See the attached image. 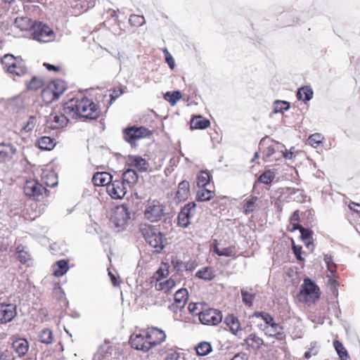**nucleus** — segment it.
Instances as JSON below:
<instances>
[{
    "label": "nucleus",
    "instance_id": "f03ea898",
    "mask_svg": "<svg viewBox=\"0 0 360 360\" xmlns=\"http://www.w3.org/2000/svg\"><path fill=\"white\" fill-rule=\"evenodd\" d=\"M321 295L318 285L309 278H305L297 294V300L307 305L314 304Z\"/></svg>",
    "mask_w": 360,
    "mask_h": 360
},
{
    "label": "nucleus",
    "instance_id": "a19ab883",
    "mask_svg": "<svg viewBox=\"0 0 360 360\" xmlns=\"http://www.w3.org/2000/svg\"><path fill=\"white\" fill-rule=\"evenodd\" d=\"M39 340L44 344H50L53 341V333L49 328L43 329L38 335Z\"/></svg>",
    "mask_w": 360,
    "mask_h": 360
},
{
    "label": "nucleus",
    "instance_id": "69168bd1",
    "mask_svg": "<svg viewBox=\"0 0 360 360\" xmlns=\"http://www.w3.org/2000/svg\"><path fill=\"white\" fill-rule=\"evenodd\" d=\"M221 256L231 257L233 255V251L231 248H224L221 250Z\"/></svg>",
    "mask_w": 360,
    "mask_h": 360
},
{
    "label": "nucleus",
    "instance_id": "37998d69",
    "mask_svg": "<svg viewBox=\"0 0 360 360\" xmlns=\"http://www.w3.org/2000/svg\"><path fill=\"white\" fill-rule=\"evenodd\" d=\"M195 275L198 278L205 281H210L215 276L212 269L208 267H205L202 269L198 270Z\"/></svg>",
    "mask_w": 360,
    "mask_h": 360
},
{
    "label": "nucleus",
    "instance_id": "f8f14e48",
    "mask_svg": "<svg viewBox=\"0 0 360 360\" xmlns=\"http://www.w3.org/2000/svg\"><path fill=\"white\" fill-rule=\"evenodd\" d=\"M107 192L113 199H122L127 193V188L122 181H112L108 185Z\"/></svg>",
    "mask_w": 360,
    "mask_h": 360
},
{
    "label": "nucleus",
    "instance_id": "393cba45",
    "mask_svg": "<svg viewBox=\"0 0 360 360\" xmlns=\"http://www.w3.org/2000/svg\"><path fill=\"white\" fill-rule=\"evenodd\" d=\"M130 165L134 167L139 171L145 172L147 170L148 163L147 161L140 156H131L129 157Z\"/></svg>",
    "mask_w": 360,
    "mask_h": 360
},
{
    "label": "nucleus",
    "instance_id": "412c9836",
    "mask_svg": "<svg viewBox=\"0 0 360 360\" xmlns=\"http://www.w3.org/2000/svg\"><path fill=\"white\" fill-rule=\"evenodd\" d=\"M112 348L109 343L105 342L100 346L97 352L94 354V360H105L110 358Z\"/></svg>",
    "mask_w": 360,
    "mask_h": 360
},
{
    "label": "nucleus",
    "instance_id": "6e6d98bb",
    "mask_svg": "<svg viewBox=\"0 0 360 360\" xmlns=\"http://www.w3.org/2000/svg\"><path fill=\"white\" fill-rule=\"evenodd\" d=\"M109 96L110 98V104L111 105L117 98H119L123 91L121 89H114L109 91Z\"/></svg>",
    "mask_w": 360,
    "mask_h": 360
},
{
    "label": "nucleus",
    "instance_id": "473e14b6",
    "mask_svg": "<svg viewBox=\"0 0 360 360\" xmlns=\"http://www.w3.org/2000/svg\"><path fill=\"white\" fill-rule=\"evenodd\" d=\"M20 59L14 57L11 54H6L1 58V65H3L4 70L7 72L10 70V68H14L15 64L18 63Z\"/></svg>",
    "mask_w": 360,
    "mask_h": 360
},
{
    "label": "nucleus",
    "instance_id": "0e129e2a",
    "mask_svg": "<svg viewBox=\"0 0 360 360\" xmlns=\"http://www.w3.org/2000/svg\"><path fill=\"white\" fill-rule=\"evenodd\" d=\"M165 60L168 64L169 67L173 70L175 67V61L172 56L168 52L167 49L165 50Z\"/></svg>",
    "mask_w": 360,
    "mask_h": 360
},
{
    "label": "nucleus",
    "instance_id": "49530a36",
    "mask_svg": "<svg viewBox=\"0 0 360 360\" xmlns=\"http://www.w3.org/2000/svg\"><path fill=\"white\" fill-rule=\"evenodd\" d=\"M275 178V174L271 170L262 173L258 178V181L264 184H269Z\"/></svg>",
    "mask_w": 360,
    "mask_h": 360
},
{
    "label": "nucleus",
    "instance_id": "4be33fe9",
    "mask_svg": "<svg viewBox=\"0 0 360 360\" xmlns=\"http://www.w3.org/2000/svg\"><path fill=\"white\" fill-rule=\"evenodd\" d=\"M15 255L17 259L22 264H27L30 265L32 262V257L29 252L26 250V248L22 245H18L16 248Z\"/></svg>",
    "mask_w": 360,
    "mask_h": 360
},
{
    "label": "nucleus",
    "instance_id": "de8ad7c7",
    "mask_svg": "<svg viewBox=\"0 0 360 360\" xmlns=\"http://www.w3.org/2000/svg\"><path fill=\"white\" fill-rule=\"evenodd\" d=\"M301 238L305 245L309 247V245L312 243V234L313 232L307 229L303 228L300 231Z\"/></svg>",
    "mask_w": 360,
    "mask_h": 360
},
{
    "label": "nucleus",
    "instance_id": "a878e982",
    "mask_svg": "<svg viewBox=\"0 0 360 360\" xmlns=\"http://www.w3.org/2000/svg\"><path fill=\"white\" fill-rule=\"evenodd\" d=\"M210 124L209 120L202 116H195L191 121V127L195 129H204L207 128Z\"/></svg>",
    "mask_w": 360,
    "mask_h": 360
},
{
    "label": "nucleus",
    "instance_id": "f257e3e1",
    "mask_svg": "<svg viewBox=\"0 0 360 360\" xmlns=\"http://www.w3.org/2000/svg\"><path fill=\"white\" fill-rule=\"evenodd\" d=\"M63 112L73 119L84 117L95 120L100 115V111L96 105L87 98L69 101L64 105Z\"/></svg>",
    "mask_w": 360,
    "mask_h": 360
},
{
    "label": "nucleus",
    "instance_id": "20e7f679",
    "mask_svg": "<svg viewBox=\"0 0 360 360\" xmlns=\"http://www.w3.org/2000/svg\"><path fill=\"white\" fill-rule=\"evenodd\" d=\"M32 38L41 43H49L54 41L56 34L47 25L38 22H35L32 29Z\"/></svg>",
    "mask_w": 360,
    "mask_h": 360
},
{
    "label": "nucleus",
    "instance_id": "aec40b11",
    "mask_svg": "<svg viewBox=\"0 0 360 360\" xmlns=\"http://www.w3.org/2000/svg\"><path fill=\"white\" fill-rule=\"evenodd\" d=\"M225 322L233 335L240 336V324L237 317L229 315L226 317Z\"/></svg>",
    "mask_w": 360,
    "mask_h": 360
},
{
    "label": "nucleus",
    "instance_id": "1a4fd4ad",
    "mask_svg": "<svg viewBox=\"0 0 360 360\" xmlns=\"http://www.w3.org/2000/svg\"><path fill=\"white\" fill-rule=\"evenodd\" d=\"M23 190L27 196L36 200H38L39 197L44 192L46 191V189L42 184L34 179L27 181L24 185Z\"/></svg>",
    "mask_w": 360,
    "mask_h": 360
},
{
    "label": "nucleus",
    "instance_id": "2eb2a0df",
    "mask_svg": "<svg viewBox=\"0 0 360 360\" xmlns=\"http://www.w3.org/2000/svg\"><path fill=\"white\" fill-rule=\"evenodd\" d=\"M16 315L15 304L1 303V323L11 321Z\"/></svg>",
    "mask_w": 360,
    "mask_h": 360
},
{
    "label": "nucleus",
    "instance_id": "e433bc0d",
    "mask_svg": "<svg viewBox=\"0 0 360 360\" xmlns=\"http://www.w3.org/2000/svg\"><path fill=\"white\" fill-rule=\"evenodd\" d=\"M214 195V192L211 190L206 187H201L197 193L196 199L198 201H207L212 198Z\"/></svg>",
    "mask_w": 360,
    "mask_h": 360
},
{
    "label": "nucleus",
    "instance_id": "774afa93",
    "mask_svg": "<svg viewBox=\"0 0 360 360\" xmlns=\"http://www.w3.org/2000/svg\"><path fill=\"white\" fill-rule=\"evenodd\" d=\"M231 360H248V356L245 353H239L236 354Z\"/></svg>",
    "mask_w": 360,
    "mask_h": 360
},
{
    "label": "nucleus",
    "instance_id": "dca6fc26",
    "mask_svg": "<svg viewBox=\"0 0 360 360\" xmlns=\"http://www.w3.org/2000/svg\"><path fill=\"white\" fill-rule=\"evenodd\" d=\"M11 347L19 357L23 356L29 349V343L26 339L17 338L12 340Z\"/></svg>",
    "mask_w": 360,
    "mask_h": 360
},
{
    "label": "nucleus",
    "instance_id": "ea45409f",
    "mask_svg": "<svg viewBox=\"0 0 360 360\" xmlns=\"http://www.w3.org/2000/svg\"><path fill=\"white\" fill-rule=\"evenodd\" d=\"M41 96L44 101L46 103L53 102L58 99V96L55 95L54 91H53L49 85H47L41 92Z\"/></svg>",
    "mask_w": 360,
    "mask_h": 360
},
{
    "label": "nucleus",
    "instance_id": "72a5a7b5",
    "mask_svg": "<svg viewBox=\"0 0 360 360\" xmlns=\"http://www.w3.org/2000/svg\"><path fill=\"white\" fill-rule=\"evenodd\" d=\"M10 70H8L7 73L18 77H22L27 73V68L24 66V64L21 60H18V63L15 64L14 68H10Z\"/></svg>",
    "mask_w": 360,
    "mask_h": 360
},
{
    "label": "nucleus",
    "instance_id": "39448f33",
    "mask_svg": "<svg viewBox=\"0 0 360 360\" xmlns=\"http://www.w3.org/2000/svg\"><path fill=\"white\" fill-rule=\"evenodd\" d=\"M152 131L144 127L131 126L123 130L124 140L131 145L135 144L139 139L150 137Z\"/></svg>",
    "mask_w": 360,
    "mask_h": 360
},
{
    "label": "nucleus",
    "instance_id": "9b49d317",
    "mask_svg": "<svg viewBox=\"0 0 360 360\" xmlns=\"http://www.w3.org/2000/svg\"><path fill=\"white\" fill-rule=\"evenodd\" d=\"M129 342L131 346L137 350L147 352L150 349L148 338L146 335V330H142L139 334L131 335Z\"/></svg>",
    "mask_w": 360,
    "mask_h": 360
},
{
    "label": "nucleus",
    "instance_id": "09e8293b",
    "mask_svg": "<svg viewBox=\"0 0 360 360\" xmlns=\"http://www.w3.org/2000/svg\"><path fill=\"white\" fill-rule=\"evenodd\" d=\"M181 98V93L178 91L172 93L167 92L165 95V98L172 105H174Z\"/></svg>",
    "mask_w": 360,
    "mask_h": 360
},
{
    "label": "nucleus",
    "instance_id": "5701e85b",
    "mask_svg": "<svg viewBox=\"0 0 360 360\" xmlns=\"http://www.w3.org/2000/svg\"><path fill=\"white\" fill-rule=\"evenodd\" d=\"M176 282L174 279L169 278L167 281H156L155 288L159 291H163L165 293L169 292L175 286Z\"/></svg>",
    "mask_w": 360,
    "mask_h": 360
},
{
    "label": "nucleus",
    "instance_id": "13d9d810",
    "mask_svg": "<svg viewBox=\"0 0 360 360\" xmlns=\"http://www.w3.org/2000/svg\"><path fill=\"white\" fill-rule=\"evenodd\" d=\"M324 261L327 265L328 271L331 274H333L335 271V264L333 262L332 257L330 255H325Z\"/></svg>",
    "mask_w": 360,
    "mask_h": 360
},
{
    "label": "nucleus",
    "instance_id": "c756f323",
    "mask_svg": "<svg viewBox=\"0 0 360 360\" xmlns=\"http://www.w3.org/2000/svg\"><path fill=\"white\" fill-rule=\"evenodd\" d=\"M48 85L53 91H54L55 95H57L58 97H60V96L62 95L66 89V84L62 79L54 80L50 82Z\"/></svg>",
    "mask_w": 360,
    "mask_h": 360
},
{
    "label": "nucleus",
    "instance_id": "ddd939ff",
    "mask_svg": "<svg viewBox=\"0 0 360 360\" xmlns=\"http://www.w3.org/2000/svg\"><path fill=\"white\" fill-rule=\"evenodd\" d=\"M68 117L69 116L65 112L64 114L51 113L46 120V126L52 129L63 128L68 123Z\"/></svg>",
    "mask_w": 360,
    "mask_h": 360
},
{
    "label": "nucleus",
    "instance_id": "58836bf2",
    "mask_svg": "<svg viewBox=\"0 0 360 360\" xmlns=\"http://www.w3.org/2000/svg\"><path fill=\"white\" fill-rule=\"evenodd\" d=\"M212 347L210 343L207 342H200L196 347H195V351L196 354L198 356H206L208 354H210L212 352Z\"/></svg>",
    "mask_w": 360,
    "mask_h": 360
},
{
    "label": "nucleus",
    "instance_id": "bf43d9fd",
    "mask_svg": "<svg viewBox=\"0 0 360 360\" xmlns=\"http://www.w3.org/2000/svg\"><path fill=\"white\" fill-rule=\"evenodd\" d=\"M266 335L271 337H275L278 340H283L285 338V335L283 331V329L278 330V332L275 333H272L271 331L267 330L266 331Z\"/></svg>",
    "mask_w": 360,
    "mask_h": 360
},
{
    "label": "nucleus",
    "instance_id": "0eeeda50",
    "mask_svg": "<svg viewBox=\"0 0 360 360\" xmlns=\"http://www.w3.org/2000/svg\"><path fill=\"white\" fill-rule=\"evenodd\" d=\"M164 214V206L158 200H149L145 206L144 217L152 222L160 220Z\"/></svg>",
    "mask_w": 360,
    "mask_h": 360
},
{
    "label": "nucleus",
    "instance_id": "b1692460",
    "mask_svg": "<svg viewBox=\"0 0 360 360\" xmlns=\"http://www.w3.org/2000/svg\"><path fill=\"white\" fill-rule=\"evenodd\" d=\"M52 269L55 276H62L69 269L68 262L65 259L59 260L53 265Z\"/></svg>",
    "mask_w": 360,
    "mask_h": 360
},
{
    "label": "nucleus",
    "instance_id": "052dcab7",
    "mask_svg": "<svg viewBox=\"0 0 360 360\" xmlns=\"http://www.w3.org/2000/svg\"><path fill=\"white\" fill-rule=\"evenodd\" d=\"M172 264L177 271H181L183 269H187L186 264L177 259H172Z\"/></svg>",
    "mask_w": 360,
    "mask_h": 360
},
{
    "label": "nucleus",
    "instance_id": "8fccbe9b",
    "mask_svg": "<svg viewBox=\"0 0 360 360\" xmlns=\"http://www.w3.org/2000/svg\"><path fill=\"white\" fill-rule=\"evenodd\" d=\"M323 137L321 134L316 133L311 135L308 139V143L314 148H317L322 142Z\"/></svg>",
    "mask_w": 360,
    "mask_h": 360
},
{
    "label": "nucleus",
    "instance_id": "c9c22d12",
    "mask_svg": "<svg viewBox=\"0 0 360 360\" xmlns=\"http://www.w3.org/2000/svg\"><path fill=\"white\" fill-rule=\"evenodd\" d=\"M189 188L190 185L187 181H182L179 184L176 196L180 200L187 198L189 192Z\"/></svg>",
    "mask_w": 360,
    "mask_h": 360
},
{
    "label": "nucleus",
    "instance_id": "5fc2aeb1",
    "mask_svg": "<svg viewBox=\"0 0 360 360\" xmlns=\"http://www.w3.org/2000/svg\"><path fill=\"white\" fill-rule=\"evenodd\" d=\"M43 81L36 77H33L31 80L27 82V88L30 90H37L41 87Z\"/></svg>",
    "mask_w": 360,
    "mask_h": 360
},
{
    "label": "nucleus",
    "instance_id": "79ce46f5",
    "mask_svg": "<svg viewBox=\"0 0 360 360\" xmlns=\"http://www.w3.org/2000/svg\"><path fill=\"white\" fill-rule=\"evenodd\" d=\"M274 113H283L290 108V103L288 101L277 100L273 104Z\"/></svg>",
    "mask_w": 360,
    "mask_h": 360
},
{
    "label": "nucleus",
    "instance_id": "9d476101",
    "mask_svg": "<svg viewBox=\"0 0 360 360\" xmlns=\"http://www.w3.org/2000/svg\"><path fill=\"white\" fill-rule=\"evenodd\" d=\"M196 205L189 202L186 205L178 214V224L186 228L191 224V219L194 216Z\"/></svg>",
    "mask_w": 360,
    "mask_h": 360
},
{
    "label": "nucleus",
    "instance_id": "cd10ccee",
    "mask_svg": "<svg viewBox=\"0 0 360 360\" xmlns=\"http://www.w3.org/2000/svg\"><path fill=\"white\" fill-rule=\"evenodd\" d=\"M15 26L20 30H30L32 32L34 25L32 20L27 17L16 18L14 22Z\"/></svg>",
    "mask_w": 360,
    "mask_h": 360
},
{
    "label": "nucleus",
    "instance_id": "7ed1b4c3",
    "mask_svg": "<svg viewBox=\"0 0 360 360\" xmlns=\"http://www.w3.org/2000/svg\"><path fill=\"white\" fill-rule=\"evenodd\" d=\"M140 231L146 241L157 252H160L166 245V238L163 234L149 224H142Z\"/></svg>",
    "mask_w": 360,
    "mask_h": 360
},
{
    "label": "nucleus",
    "instance_id": "6e6552de",
    "mask_svg": "<svg viewBox=\"0 0 360 360\" xmlns=\"http://www.w3.org/2000/svg\"><path fill=\"white\" fill-rule=\"evenodd\" d=\"M199 320L204 325L215 326L222 320L220 311L214 309H206L199 313Z\"/></svg>",
    "mask_w": 360,
    "mask_h": 360
},
{
    "label": "nucleus",
    "instance_id": "4d7b16f0",
    "mask_svg": "<svg viewBox=\"0 0 360 360\" xmlns=\"http://www.w3.org/2000/svg\"><path fill=\"white\" fill-rule=\"evenodd\" d=\"M262 320L265 322L266 326H273L275 329H276V328H278V323L274 322L273 316L268 313H266V315H264Z\"/></svg>",
    "mask_w": 360,
    "mask_h": 360
},
{
    "label": "nucleus",
    "instance_id": "864d4df0",
    "mask_svg": "<svg viewBox=\"0 0 360 360\" xmlns=\"http://www.w3.org/2000/svg\"><path fill=\"white\" fill-rule=\"evenodd\" d=\"M241 295L243 297V302L249 307L252 306L253 300L255 297V295L249 293L245 289H241Z\"/></svg>",
    "mask_w": 360,
    "mask_h": 360
},
{
    "label": "nucleus",
    "instance_id": "7c9ffc66",
    "mask_svg": "<svg viewBox=\"0 0 360 360\" xmlns=\"http://www.w3.org/2000/svg\"><path fill=\"white\" fill-rule=\"evenodd\" d=\"M37 145L42 150H50L54 148L56 142L49 136H42L38 139Z\"/></svg>",
    "mask_w": 360,
    "mask_h": 360
},
{
    "label": "nucleus",
    "instance_id": "3c124183",
    "mask_svg": "<svg viewBox=\"0 0 360 360\" xmlns=\"http://www.w3.org/2000/svg\"><path fill=\"white\" fill-rule=\"evenodd\" d=\"M38 122L37 117L36 116H30L22 127V130L25 132H30L35 127Z\"/></svg>",
    "mask_w": 360,
    "mask_h": 360
},
{
    "label": "nucleus",
    "instance_id": "f3484780",
    "mask_svg": "<svg viewBox=\"0 0 360 360\" xmlns=\"http://www.w3.org/2000/svg\"><path fill=\"white\" fill-rule=\"evenodd\" d=\"M112 179V176L108 172H96L92 177V182L96 186L108 187Z\"/></svg>",
    "mask_w": 360,
    "mask_h": 360
},
{
    "label": "nucleus",
    "instance_id": "680f3d73",
    "mask_svg": "<svg viewBox=\"0 0 360 360\" xmlns=\"http://www.w3.org/2000/svg\"><path fill=\"white\" fill-rule=\"evenodd\" d=\"M169 274V271L168 269H163L162 268L159 269L155 274V278H156V281H162V278L167 277Z\"/></svg>",
    "mask_w": 360,
    "mask_h": 360
},
{
    "label": "nucleus",
    "instance_id": "e2e57ef3",
    "mask_svg": "<svg viewBox=\"0 0 360 360\" xmlns=\"http://www.w3.org/2000/svg\"><path fill=\"white\" fill-rule=\"evenodd\" d=\"M200 306H201L200 304L190 303L188 304V309L191 314L199 316V313L202 311L199 307Z\"/></svg>",
    "mask_w": 360,
    "mask_h": 360
},
{
    "label": "nucleus",
    "instance_id": "4468645a",
    "mask_svg": "<svg viewBox=\"0 0 360 360\" xmlns=\"http://www.w3.org/2000/svg\"><path fill=\"white\" fill-rule=\"evenodd\" d=\"M146 335L148 338L150 348L161 344L166 338L165 332L157 328H148L146 330Z\"/></svg>",
    "mask_w": 360,
    "mask_h": 360
},
{
    "label": "nucleus",
    "instance_id": "c85d7f7f",
    "mask_svg": "<svg viewBox=\"0 0 360 360\" xmlns=\"http://www.w3.org/2000/svg\"><path fill=\"white\" fill-rule=\"evenodd\" d=\"M258 198L257 196H250L243 201V212L245 214H249L252 212L257 207V202Z\"/></svg>",
    "mask_w": 360,
    "mask_h": 360
},
{
    "label": "nucleus",
    "instance_id": "c03bdc74",
    "mask_svg": "<svg viewBox=\"0 0 360 360\" xmlns=\"http://www.w3.org/2000/svg\"><path fill=\"white\" fill-rule=\"evenodd\" d=\"M333 345L341 360L349 359L347 351L340 341L335 340Z\"/></svg>",
    "mask_w": 360,
    "mask_h": 360
},
{
    "label": "nucleus",
    "instance_id": "f704fd0d",
    "mask_svg": "<svg viewBox=\"0 0 360 360\" xmlns=\"http://www.w3.org/2000/svg\"><path fill=\"white\" fill-rule=\"evenodd\" d=\"M245 342L253 349H259L264 344L263 340L254 333L245 338Z\"/></svg>",
    "mask_w": 360,
    "mask_h": 360
},
{
    "label": "nucleus",
    "instance_id": "a211bd4d",
    "mask_svg": "<svg viewBox=\"0 0 360 360\" xmlns=\"http://www.w3.org/2000/svg\"><path fill=\"white\" fill-rule=\"evenodd\" d=\"M16 148L11 143H1V161L13 162Z\"/></svg>",
    "mask_w": 360,
    "mask_h": 360
},
{
    "label": "nucleus",
    "instance_id": "6ab92c4d",
    "mask_svg": "<svg viewBox=\"0 0 360 360\" xmlns=\"http://www.w3.org/2000/svg\"><path fill=\"white\" fill-rule=\"evenodd\" d=\"M188 297V293L186 288L178 290L174 294V304L177 309L184 307Z\"/></svg>",
    "mask_w": 360,
    "mask_h": 360
},
{
    "label": "nucleus",
    "instance_id": "a18cd8bd",
    "mask_svg": "<svg viewBox=\"0 0 360 360\" xmlns=\"http://www.w3.org/2000/svg\"><path fill=\"white\" fill-rule=\"evenodd\" d=\"M210 181V174L205 171H201L197 177V185L199 188L206 187Z\"/></svg>",
    "mask_w": 360,
    "mask_h": 360
},
{
    "label": "nucleus",
    "instance_id": "bb28decb",
    "mask_svg": "<svg viewBox=\"0 0 360 360\" xmlns=\"http://www.w3.org/2000/svg\"><path fill=\"white\" fill-rule=\"evenodd\" d=\"M138 174L136 172L131 169H127L122 174V181L127 184L129 186L134 185L138 181Z\"/></svg>",
    "mask_w": 360,
    "mask_h": 360
},
{
    "label": "nucleus",
    "instance_id": "4c0bfd02",
    "mask_svg": "<svg viewBox=\"0 0 360 360\" xmlns=\"http://www.w3.org/2000/svg\"><path fill=\"white\" fill-rule=\"evenodd\" d=\"M320 349V345L317 342H311L307 347V351L304 354L306 359H309L312 356H316Z\"/></svg>",
    "mask_w": 360,
    "mask_h": 360
},
{
    "label": "nucleus",
    "instance_id": "338daca9",
    "mask_svg": "<svg viewBox=\"0 0 360 360\" xmlns=\"http://www.w3.org/2000/svg\"><path fill=\"white\" fill-rule=\"evenodd\" d=\"M165 360H180L179 354L173 352L168 354Z\"/></svg>",
    "mask_w": 360,
    "mask_h": 360
},
{
    "label": "nucleus",
    "instance_id": "423d86ee",
    "mask_svg": "<svg viewBox=\"0 0 360 360\" xmlns=\"http://www.w3.org/2000/svg\"><path fill=\"white\" fill-rule=\"evenodd\" d=\"M130 219V212L129 208L125 205H121L115 207L111 216V221L120 231L124 229Z\"/></svg>",
    "mask_w": 360,
    "mask_h": 360
},
{
    "label": "nucleus",
    "instance_id": "2f4dec72",
    "mask_svg": "<svg viewBox=\"0 0 360 360\" xmlns=\"http://www.w3.org/2000/svg\"><path fill=\"white\" fill-rule=\"evenodd\" d=\"M313 91L309 86H304L298 89L297 97L299 100H302L304 102L310 101L313 97Z\"/></svg>",
    "mask_w": 360,
    "mask_h": 360
},
{
    "label": "nucleus",
    "instance_id": "603ef678",
    "mask_svg": "<svg viewBox=\"0 0 360 360\" xmlns=\"http://www.w3.org/2000/svg\"><path fill=\"white\" fill-rule=\"evenodd\" d=\"M129 22L133 26H141L145 24L146 20L143 15H131L129 17Z\"/></svg>",
    "mask_w": 360,
    "mask_h": 360
}]
</instances>
